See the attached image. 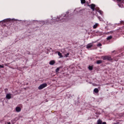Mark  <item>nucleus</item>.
<instances>
[{
    "instance_id": "obj_26",
    "label": "nucleus",
    "mask_w": 124,
    "mask_h": 124,
    "mask_svg": "<svg viewBox=\"0 0 124 124\" xmlns=\"http://www.w3.org/2000/svg\"><path fill=\"white\" fill-rule=\"evenodd\" d=\"M3 67H4V66H3V65H0V68H3Z\"/></svg>"
},
{
    "instance_id": "obj_17",
    "label": "nucleus",
    "mask_w": 124,
    "mask_h": 124,
    "mask_svg": "<svg viewBox=\"0 0 124 124\" xmlns=\"http://www.w3.org/2000/svg\"><path fill=\"white\" fill-rule=\"evenodd\" d=\"M62 68V67H59L58 68H57L56 69V72L58 73V71H60V69H61Z\"/></svg>"
},
{
    "instance_id": "obj_10",
    "label": "nucleus",
    "mask_w": 124,
    "mask_h": 124,
    "mask_svg": "<svg viewBox=\"0 0 124 124\" xmlns=\"http://www.w3.org/2000/svg\"><path fill=\"white\" fill-rule=\"evenodd\" d=\"M55 61L52 60V61H50L49 64L50 65H54V64H55Z\"/></svg>"
},
{
    "instance_id": "obj_25",
    "label": "nucleus",
    "mask_w": 124,
    "mask_h": 124,
    "mask_svg": "<svg viewBox=\"0 0 124 124\" xmlns=\"http://www.w3.org/2000/svg\"><path fill=\"white\" fill-rule=\"evenodd\" d=\"M98 19H99V20L100 21H102V19L101 18H100V16H98Z\"/></svg>"
},
{
    "instance_id": "obj_14",
    "label": "nucleus",
    "mask_w": 124,
    "mask_h": 124,
    "mask_svg": "<svg viewBox=\"0 0 124 124\" xmlns=\"http://www.w3.org/2000/svg\"><path fill=\"white\" fill-rule=\"evenodd\" d=\"M93 92H94V93H98V92H99L98 89H97V88H95V89H94V90H93Z\"/></svg>"
},
{
    "instance_id": "obj_11",
    "label": "nucleus",
    "mask_w": 124,
    "mask_h": 124,
    "mask_svg": "<svg viewBox=\"0 0 124 124\" xmlns=\"http://www.w3.org/2000/svg\"><path fill=\"white\" fill-rule=\"evenodd\" d=\"M58 55L59 56V58H60L63 57V56L62 54V53H61L60 52H58Z\"/></svg>"
},
{
    "instance_id": "obj_22",
    "label": "nucleus",
    "mask_w": 124,
    "mask_h": 124,
    "mask_svg": "<svg viewBox=\"0 0 124 124\" xmlns=\"http://www.w3.org/2000/svg\"><path fill=\"white\" fill-rule=\"evenodd\" d=\"M68 56H69V53H68L65 54V58L68 57Z\"/></svg>"
},
{
    "instance_id": "obj_6",
    "label": "nucleus",
    "mask_w": 124,
    "mask_h": 124,
    "mask_svg": "<svg viewBox=\"0 0 124 124\" xmlns=\"http://www.w3.org/2000/svg\"><path fill=\"white\" fill-rule=\"evenodd\" d=\"M89 7H91V9H92L93 11H94V8L95 7V5L92 4L91 5H88Z\"/></svg>"
},
{
    "instance_id": "obj_7",
    "label": "nucleus",
    "mask_w": 124,
    "mask_h": 124,
    "mask_svg": "<svg viewBox=\"0 0 124 124\" xmlns=\"http://www.w3.org/2000/svg\"><path fill=\"white\" fill-rule=\"evenodd\" d=\"M12 94L11 93H8L6 95V98L7 99H11Z\"/></svg>"
},
{
    "instance_id": "obj_15",
    "label": "nucleus",
    "mask_w": 124,
    "mask_h": 124,
    "mask_svg": "<svg viewBox=\"0 0 124 124\" xmlns=\"http://www.w3.org/2000/svg\"><path fill=\"white\" fill-rule=\"evenodd\" d=\"M102 63V61L101 60H98L96 62V63H97V64H99Z\"/></svg>"
},
{
    "instance_id": "obj_1",
    "label": "nucleus",
    "mask_w": 124,
    "mask_h": 124,
    "mask_svg": "<svg viewBox=\"0 0 124 124\" xmlns=\"http://www.w3.org/2000/svg\"><path fill=\"white\" fill-rule=\"evenodd\" d=\"M68 14L69 12H66L65 14L62 15L61 16H58L57 18L56 17H53L52 20L57 21L58 22H64L67 21L69 19Z\"/></svg>"
},
{
    "instance_id": "obj_13",
    "label": "nucleus",
    "mask_w": 124,
    "mask_h": 124,
    "mask_svg": "<svg viewBox=\"0 0 124 124\" xmlns=\"http://www.w3.org/2000/svg\"><path fill=\"white\" fill-rule=\"evenodd\" d=\"M7 21H10V19L8 18V19H4L3 20L0 21V23H1V22H7Z\"/></svg>"
},
{
    "instance_id": "obj_5",
    "label": "nucleus",
    "mask_w": 124,
    "mask_h": 124,
    "mask_svg": "<svg viewBox=\"0 0 124 124\" xmlns=\"http://www.w3.org/2000/svg\"><path fill=\"white\" fill-rule=\"evenodd\" d=\"M102 59L104 61H105L106 60H108V61H111V60H112V58H111V57L107 56H102Z\"/></svg>"
},
{
    "instance_id": "obj_21",
    "label": "nucleus",
    "mask_w": 124,
    "mask_h": 124,
    "mask_svg": "<svg viewBox=\"0 0 124 124\" xmlns=\"http://www.w3.org/2000/svg\"><path fill=\"white\" fill-rule=\"evenodd\" d=\"M98 12H99V13H100V14H101V15H102V14H103V12L100 11V10H99L98 11Z\"/></svg>"
},
{
    "instance_id": "obj_18",
    "label": "nucleus",
    "mask_w": 124,
    "mask_h": 124,
    "mask_svg": "<svg viewBox=\"0 0 124 124\" xmlns=\"http://www.w3.org/2000/svg\"><path fill=\"white\" fill-rule=\"evenodd\" d=\"M81 0V3L82 4H83V3H86V0Z\"/></svg>"
},
{
    "instance_id": "obj_2",
    "label": "nucleus",
    "mask_w": 124,
    "mask_h": 124,
    "mask_svg": "<svg viewBox=\"0 0 124 124\" xmlns=\"http://www.w3.org/2000/svg\"><path fill=\"white\" fill-rule=\"evenodd\" d=\"M36 23H39V24H40L41 25H49L50 24V22H49V20L48 19L44 21V20H41V21H35Z\"/></svg>"
},
{
    "instance_id": "obj_28",
    "label": "nucleus",
    "mask_w": 124,
    "mask_h": 124,
    "mask_svg": "<svg viewBox=\"0 0 124 124\" xmlns=\"http://www.w3.org/2000/svg\"><path fill=\"white\" fill-rule=\"evenodd\" d=\"M7 91V89H5V92H6Z\"/></svg>"
},
{
    "instance_id": "obj_20",
    "label": "nucleus",
    "mask_w": 124,
    "mask_h": 124,
    "mask_svg": "<svg viewBox=\"0 0 124 124\" xmlns=\"http://www.w3.org/2000/svg\"><path fill=\"white\" fill-rule=\"evenodd\" d=\"M88 68L89 70H93V66H89Z\"/></svg>"
},
{
    "instance_id": "obj_12",
    "label": "nucleus",
    "mask_w": 124,
    "mask_h": 124,
    "mask_svg": "<svg viewBox=\"0 0 124 124\" xmlns=\"http://www.w3.org/2000/svg\"><path fill=\"white\" fill-rule=\"evenodd\" d=\"M97 124H102V121L100 119H99L97 121Z\"/></svg>"
},
{
    "instance_id": "obj_27",
    "label": "nucleus",
    "mask_w": 124,
    "mask_h": 124,
    "mask_svg": "<svg viewBox=\"0 0 124 124\" xmlns=\"http://www.w3.org/2000/svg\"><path fill=\"white\" fill-rule=\"evenodd\" d=\"M102 124H106V122H103V123H102Z\"/></svg>"
},
{
    "instance_id": "obj_3",
    "label": "nucleus",
    "mask_w": 124,
    "mask_h": 124,
    "mask_svg": "<svg viewBox=\"0 0 124 124\" xmlns=\"http://www.w3.org/2000/svg\"><path fill=\"white\" fill-rule=\"evenodd\" d=\"M117 1L118 2V6L119 7H121V8H123L124 7V5L123 4H124V0H117Z\"/></svg>"
},
{
    "instance_id": "obj_30",
    "label": "nucleus",
    "mask_w": 124,
    "mask_h": 124,
    "mask_svg": "<svg viewBox=\"0 0 124 124\" xmlns=\"http://www.w3.org/2000/svg\"><path fill=\"white\" fill-rule=\"evenodd\" d=\"M13 121H14V120H12V122H13Z\"/></svg>"
},
{
    "instance_id": "obj_29",
    "label": "nucleus",
    "mask_w": 124,
    "mask_h": 124,
    "mask_svg": "<svg viewBox=\"0 0 124 124\" xmlns=\"http://www.w3.org/2000/svg\"><path fill=\"white\" fill-rule=\"evenodd\" d=\"M5 65L7 66V64H5Z\"/></svg>"
},
{
    "instance_id": "obj_16",
    "label": "nucleus",
    "mask_w": 124,
    "mask_h": 124,
    "mask_svg": "<svg viewBox=\"0 0 124 124\" xmlns=\"http://www.w3.org/2000/svg\"><path fill=\"white\" fill-rule=\"evenodd\" d=\"M97 26H98V24L96 23L95 25H93V29H96L97 28Z\"/></svg>"
},
{
    "instance_id": "obj_24",
    "label": "nucleus",
    "mask_w": 124,
    "mask_h": 124,
    "mask_svg": "<svg viewBox=\"0 0 124 124\" xmlns=\"http://www.w3.org/2000/svg\"><path fill=\"white\" fill-rule=\"evenodd\" d=\"M64 51H65L64 49H61V52H62V53H64Z\"/></svg>"
},
{
    "instance_id": "obj_4",
    "label": "nucleus",
    "mask_w": 124,
    "mask_h": 124,
    "mask_svg": "<svg viewBox=\"0 0 124 124\" xmlns=\"http://www.w3.org/2000/svg\"><path fill=\"white\" fill-rule=\"evenodd\" d=\"M46 87H47V83H43L38 87V90H42L44 88H46Z\"/></svg>"
},
{
    "instance_id": "obj_9",
    "label": "nucleus",
    "mask_w": 124,
    "mask_h": 124,
    "mask_svg": "<svg viewBox=\"0 0 124 124\" xmlns=\"http://www.w3.org/2000/svg\"><path fill=\"white\" fill-rule=\"evenodd\" d=\"M16 112H21V108L17 107L16 108Z\"/></svg>"
},
{
    "instance_id": "obj_23",
    "label": "nucleus",
    "mask_w": 124,
    "mask_h": 124,
    "mask_svg": "<svg viewBox=\"0 0 124 124\" xmlns=\"http://www.w3.org/2000/svg\"><path fill=\"white\" fill-rule=\"evenodd\" d=\"M97 46L98 47H100V46H102V45L101 43H99V44H98L97 45Z\"/></svg>"
},
{
    "instance_id": "obj_8",
    "label": "nucleus",
    "mask_w": 124,
    "mask_h": 124,
    "mask_svg": "<svg viewBox=\"0 0 124 124\" xmlns=\"http://www.w3.org/2000/svg\"><path fill=\"white\" fill-rule=\"evenodd\" d=\"M92 47H93V44L92 43L89 44L86 46L87 49H90V48H92Z\"/></svg>"
},
{
    "instance_id": "obj_19",
    "label": "nucleus",
    "mask_w": 124,
    "mask_h": 124,
    "mask_svg": "<svg viewBox=\"0 0 124 124\" xmlns=\"http://www.w3.org/2000/svg\"><path fill=\"white\" fill-rule=\"evenodd\" d=\"M107 40H110V39H112V36H109L107 37Z\"/></svg>"
}]
</instances>
